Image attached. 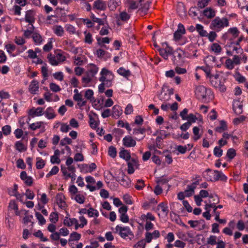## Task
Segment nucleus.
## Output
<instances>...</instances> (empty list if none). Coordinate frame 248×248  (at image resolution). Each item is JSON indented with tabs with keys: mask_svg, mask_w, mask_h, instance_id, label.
I'll return each instance as SVG.
<instances>
[{
	"mask_svg": "<svg viewBox=\"0 0 248 248\" xmlns=\"http://www.w3.org/2000/svg\"><path fill=\"white\" fill-rule=\"evenodd\" d=\"M195 94L198 99L204 103L210 101L214 98L211 90L202 85L196 87Z\"/></svg>",
	"mask_w": 248,
	"mask_h": 248,
	"instance_id": "nucleus-1",
	"label": "nucleus"
},
{
	"mask_svg": "<svg viewBox=\"0 0 248 248\" xmlns=\"http://www.w3.org/2000/svg\"><path fill=\"white\" fill-rule=\"evenodd\" d=\"M186 33V31L184 26L179 23L176 31L173 34V40L177 45L183 46L188 42L187 38L185 36Z\"/></svg>",
	"mask_w": 248,
	"mask_h": 248,
	"instance_id": "nucleus-2",
	"label": "nucleus"
},
{
	"mask_svg": "<svg viewBox=\"0 0 248 248\" xmlns=\"http://www.w3.org/2000/svg\"><path fill=\"white\" fill-rule=\"evenodd\" d=\"M204 178L209 181H217L220 180L226 181L227 180V176L222 172L218 170H212L207 169L203 173Z\"/></svg>",
	"mask_w": 248,
	"mask_h": 248,
	"instance_id": "nucleus-3",
	"label": "nucleus"
},
{
	"mask_svg": "<svg viewBox=\"0 0 248 248\" xmlns=\"http://www.w3.org/2000/svg\"><path fill=\"white\" fill-rule=\"evenodd\" d=\"M229 26V22L227 18L217 16L211 21L209 27L211 30L218 32Z\"/></svg>",
	"mask_w": 248,
	"mask_h": 248,
	"instance_id": "nucleus-4",
	"label": "nucleus"
},
{
	"mask_svg": "<svg viewBox=\"0 0 248 248\" xmlns=\"http://www.w3.org/2000/svg\"><path fill=\"white\" fill-rule=\"evenodd\" d=\"M115 178L123 186L126 188L130 186L131 181L123 171H119Z\"/></svg>",
	"mask_w": 248,
	"mask_h": 248,
	"instance_id": "nucleus-5",
	"label": "nucleus"
},
{
	"mask_svg": "<svg viewBox=\"0 0 248 248\" xmlns=\"http://www.w3.org/2000/svg\"><path fill=\"white\" fill-rule=\"evenodd\" d=\"M154 45L155 47L157 48V50H159L160 55L164 59H168L169 56L170 55V48L169 46V44L167 42L162 43V48H158V46L155 42L154 43Z\"/></svg>",
	"mask_w": 248,
	"mask_h": 248,
	"instance_id": "nucleus-6",
	"label": "nucleus"
},
{
	"mask_svg": "<svg viewBox=\"0 0 248 248\" xmlns=\"http://www.w3.org/2000/svg\"><path fill=\"white\" fill-rule=\"evenodd\" d=\"M160 100L166 102L169 101L170 98V90L169 89V85L164 84L162 88V92L159 95Z\"/></svg>",
	"mask_w": 248,
	"mask_h": 248,
	"instance_id": "nucleus-7",
	"label": "nucleus"
},
{
	"mask_svg": "<svg viewBox=\"0 0 248 248\" xmlns=\"http://www.w3.org/2000/svg\"><path fill=\"white\" fill-rule=\"evenodd\" d=\"M115 229L117 232H119L120 235L123 238H125L128 235H133L132 232L128 227H121L117 225Z\"/></svg>",
	"mask_w": 248,
	"mask_h": 248,
	"instance_id": "nucleus-8",
	"label": "nucleus"
},
{
	"mask_svg": "<svg viewBox=\"0 0 248 248\" xmlns=\"http://www.w3.org/2000/svg\"><path fill=\"white\" fill-rule=\"evenodd\" d=\"M232 60L234 65H237L240 64L241 61L246 63L248 61V57L246 54L242 53L240 55H234Z\"/></svg>",
	"mask_w": 248,
	"mask_h": 248,
	"instance_id": "nucleus-9",
	"label": "nucleus"
},
{
	"mask_svg": "<svg viewBox=\"0 0 248 248\" xmlns=\"http://www.w3.org/2000/svg\"><path fill=\"white\" fill-rule=\"evenodd\" d=\"M198 183V182L197 181L187 186L186 189L184 191L186 197H189L194 194L195 189Z\"/></svg>",
	"mask_w": 248,
	"mask_h": 248,
	"instance_id": "nucleus-10",
	"label": "nucleus"
},
{
	"mask_svg": "<svg viewBox=\"0 0 248 248\" xmlns=\"http://www.w3.org/2000/svg\"><path fill=\"white\" fill-rule=\"evenodd\" d=\"M123 144L126 147H133L136 145V140L131 136H125L123 139Z\"/></svg>",
	"mask_w": 248,
	"mask_h": 248,
	"instance_id": "nucleus-11",
	"label": "nucleus"
},
{
	"mask_svg": "<svg viewBox=\"0 0 248 248\" xmlns=\"http://www.w3.org/2000/svg\"><path fill=\"white\" fill-rule=\"evenodd\" d=\"M232 108L236 114H240L243 112V105L240 100H235L233 102Z\"/></svg>",
	"mask_w": 248,
	"mask_h": 248,
	"instance_id": "nucleus-12",
	"label": "nucleus"
},
{
	"mask_svg": "<svg viewBox=\"0 0 248 248\" xmlns=\"http://www.w3.org/2000/svg\"><path fill=\"white\" fill-rule=\"evenodd\" d=\"M101 77L99 78L100 81H104L106 78H114V76L112 74V73L107 69L105 68H103L102 69V70L100 72Z\"/></svg>",
	"mask_w": 248,
	"mask_h": 248,
	"instance_id": "nucleus-13",
	"label": "nucleus"
},
{
	"mask_svg": "<svg viewBox=\"0 0 248 248\" xmlns=\"http://www.w3.org/2000/svg\"><path fill=\"white\" fill-rule=\"evenodd\" d=\"M64 199L65 197L62 193H58L56 195V200L57 204L61 209H64L66 207V203L64 201Z\"/></svg>",
	"mask_w": 248,
	"mask_h": 248,
	"instance_id": "nucleus-14",
	"label": "nucleus"
},
{
	"mask_svg": "<svg viewBox=\"0 0 248 248\" xmlns=\"http://www.w3.org/2000/svg\"><path fill=\"white\" fill-rule=\"evenodd\" d=\"M93 8L97 10L104 11L107 8V5L105 1L103 0H96L93 2Z\"/></svg>",
	"mask_w": 248,
	"mask_h": 248,
	"instance_id": "nucleus-15",
	"label": "nucleus"
},
{
	"mask_svg": "<svg viewBox=\"0 0 248 248\" xmlns=\"http://www.w3.org/2000/svg\"><path fill=\"white\" fill-rule=\"evenodd\" d=\"M228 55L232 56L234 53L242 54L243 53V50L240 46H230V49L227 50L226 52Z\"/></svg>",
	"mask_w": 248,
	"mask_h": 248,
	"instance_id": "nucleus-16",
	"label": "nucleus"
},
{
	"mask_svg": "<svg viewBox=\"0 0 248 248\" xmlns=\"http://www.w3.org/2000/svg\"><path fill=\"white\" fill-rule=\"evenodd\" d=\"M39 89V82L36 80H33L30 83L29 90L30 92L33 94L37 93Z\"/></svg>",
	"mask_w": 248,
	"mask_h": 248,
	"instance_id": "nucleus-17",
	"label": "nucleus"
},
{
	"mask_svg": "<svg viewBox=\"0 0 248 248\" xmlns=\"http://www.w3.org/2000/svg\"><path fill=\"white\" fill-rule=\"evenodd\" d=\"M186 120H187V122L190 123V124H191L192 123H195L197 120L202 121V119L201 116L198 113H196V115L190 113L187 116V119H186Z\"/></svg>",
	"mask_w": 248,
	"mask_h": 248,
	"instance_id": "nucleus-18",
	"label": "nucleus"
},
{
	"mask_svg": "<svg viewBox=\"0 0 248 248\" xmlns=\"http://www.w3.org/2000/svg\"><path fill=\"white\" fill-rule=\"evenodd\" d=\"M127 172L128 173L131 174L134 172V167L136 166L137 164V161L136 159L132 158L127 161Z\"/></svg>",
	"mask_w": 248,
	"mask_h": 248,
	"instance_id": "nucleus-19",
	"label": "nucleus"
},
{
	"mask_svg": "<svg viewBox=\"0 0 248 248\" xmlns=\"http://www.w3.org/2000/svg\"><path fill=\"white\" fill-rule=\"evenodd\" d=\"M34 13L32 10H29L26 12L25 15V21L29 24L34 22Z\"/></svg>",
	"mask_w": 248,
	"mask_h": 248,
	"instance_id": "nucleus-20",
	"label": "nucleus"
},
{
	"mask_svg": "<svg viewBox=\"0 0 248 248\" xmlns=\"http://www.w3.org/2000/svg\"><path fill=\"white\" fill-rule=\"evenodd\" d=\"M204 62L206 65L213 67L216 64V58L213 56H208L204 59Z\"/></svg>",
	"mask_w": 248,
	"mask_h": 248,
	"instance_id": "nucleus-21",
	"label": "nucleus"
},
{
	"mask_svg": "<svg viewBox=\"0 0 248 248\" xmlns=\"http://www.w3.org/2000/svg\"><path fill=\"white\" fill-rule=\"evenodd\" d=\"M122 109L118 105H115L112 108V117L115 118H118L122 113Z\"/></svg>",
	"mask_w": 248,
	"mask_h": 248,
	"instance_id": "nucleus-22",
	"label": "nucleus"
},
{
	"mask_svg": "<svg viewBox=\"0 0 248 248\" xmlns=\"http://www.w3.org/2000/svg\"><path fill=\"white\" fill-rule=\"evenodd\" d=\"M43 114V108H37L36 109L32 108L30 109L29 115L32 117L40 116Z\"/></svg>",
	"mask_w": 248,
	"mask_h": 248,
	"instance_id": "nucleus-23",
	"label": "nucleus"
},
{
	"mask_svg": "<svg viewBox=\"0 0 248 248\" xmlns=\"http://www.w3.org/2000/svg\"><path fill=\"white\" fill-rule=\"evenodd\" d=\"M216 12L211 8H206L203 11V15L208 18H212L215 16Z\"/></svg>",
	"mask_w": 248,
	"mask_h": 248,
	"instance_id": "nucleus-24",
	"label": "nucleus"
},
{
	"mask_svg": "<svg viewBox=\"0 0 248 248\" xmlns=\"http://www.w3.org/2000/svg\"><path fill=\"white\" fill-rule=\"evenodd\" d=\"M46 117L48 119H52L56 117L54 110L52 107H48L45 112Z\"/></svg>",
	"mask_w": 248,
	"mask_h": 248,
	"instance_id": "nucleus-25",
	"label": "nucleus"
},
{
	"mask_svg": "<svg viewBox=\"0 0 248 248\" xmlns=\"http://www.w3.org/2000/svg\"><path fill=\"white\" fill-rule=\"evenodd\" d=\"M196 30L201 36L205 37L208 35V32L204 29L203 26L201 24H197L196 25Z\"/></svg>",
	"mask_w": 248,
	"mask_h": 248,
	"instance_id": "nucleus-26",
	"label": "nucleus"
},
{
	"mask_svg": "<svg viewBox=\"0 0 248 248\" xmlns=\"http://www.w3.org/2000/svg\"><path fill=\"white\" fill-rule=\"evenodd\" d=\"M98 68L93 64H90L88 68V74L92 77H93L98 72Z\"/></svg>",
	"mask_w": 248,
	"mask_h": 248,
	"instance_id": "nucleus-27",
	"label": "nucleus"
},
{
	"mask_svg": "<svg viewBox=\"0 0 248 248\" xmlns=\"http://www.w3.org/2000/svg\"><path fill=\"white\" fill-rule=\"evenodd\" d=\"M92 78L90 75L84 76L82 78V82L83 83V86L84 87L91 86L90 83L92 81Z\"/></svg>",
	"mask_w": 248,
	"mask_h": 248,
	"instance_id": "nucleus-28",
	"label": "nucleus"
},
{
	"mask_svg": "<svg viewBox=\"0 0 248 248\" xmlns=\"http://www.w3.org/2000/svg\"><path fill=\"white\" fill-rule=\"evenodd\" d=\"M119 156L121 158L128 161L130 159L131 156L130 153L126 150L123 149L119 153Z\"/></svg>",
	"mask_w": 248,
	"mask_h": 248,
	"instance_id": "nucleus-29",
	"label": "nucleus"
},
{
	"mask_svg": "<svg viewBox=\"0 0 248 248\" xmlns=\"http://www.w3.org/2000/svg\"><path fill=\"white\" fill-rule=\"evenodd\" d=\"M93 92L92 90L88 89L85 93V97L92 102H95V99L93 97Z\"/></svg>",
	"mask_w": 248,
	"mask_h": 248,
	"instance_id": "nucleus-30",
	"label": "nucleus"
},
{
	"mask_svg": "<svg viewBox=\"0 0 248 248\" xmlns=\"http://www.w3.org/2000/svg\"><path fill=\"white\" fill-rule=\"evenodd\" d=\"M193 133L194 134L193 140L197 141L200 139L202 136V133L200 134V129L198 127L194 126L193 128Z\"/></svg>",
	"mask_w": 248,
	"mask_h": 248,
	"instance_id": "nucleus-31",
	"label": "nucleus"
},
{
	"mask_svg": "<svg viewBox=\"0 0 248 248\" xmlns=\"http://www.w3.org/2000/svg\"><path fill=\"white\" fill-rule=\"evenodd\" d=\"M170 180V179L169 178H167L166 176H162L160 177L156 178L155 181L159 185H163L167 184L169 182Z\"/></svg>",
	"mask_w": 248,
	"mask_h": 248,
	"instance_id": "nucleus-32",
	"label": "nucleus"
},
{
	"mask_svg": "<svg viewBox=\"0 0 248 248\" xmlns=\"http://www.w3.org/2000/svg\"><path fill=\"white\" fill-rule=\"evenodd\" d=\"M15 148L19 152H22L25 151L27 150V148L23 144V143L20 141H17L15 143Z\"/></svg>",
	"mask_w": 248,
	"mask_h": 248,
	"instance_id": "nucleus-33",
	"label": "nucleus"
},
{
	"mask_svg": "<svg viewBox=\"0 0 248 248\" xmlns=\"http://www.w3.org/2000/svg\"><path fill=\"white\" fill-rule=\"evenodd\" d=\"M31 37L32 38L34 42L37 45L40 44L43 41L41 36L36 32L33 33Z\"/></svg>",
	"mask_w": 248,
	"mask_h": 248,
	"instance_id": "nucleus-34",
	"label": "nucleus"
},
{
	"mask_svg": "<svg viewBox=\"0 0 248 248\" xmlns=\"http://www.w3.org/2000/svg\"><path fill=\"white\" fill-rule=\"evenodd\" d=\"M47 58L48 60L49 63L53 66L58 65L59 62L57 61L56 57L53 55L52 54H49L47 55Z\"/></svg>",
	"mask_w": 248,
	"mask_h": 248,
	"instance_id": "nucleus-35",
	"label": "nucleus"
},
{
	"mask_svg": "<svg viewBox=\"0 0 248 248\" xmlns=\"http://www.w3.org/2000/svg\"><path fill=\"white\" fill-rule=\"evenodd\" d=\"M76 223L77 219L75 218H70L66 217L63 220L64 225L68 227L71 226L74 223Z\"/></svg>",
	"mask_w": 248,
	"mask_h": 248,
	"instance_id": "nucleus-36",
	"label": "nucleus"
},
{
	"mask_svg": "<svg viewBox=\"0 0 248 248\" xmlns=\"http://www.w3.org/2000/svg\"><path fill=\"white\" fill-rule=\"evenodd\" d=\"M118 73L124 77H127L130 75V72L129 70H126L124 67H120L117 70Z\"/></svg>",
	"mask_w": 248,
	"mask_h": 248,
	"instance_id": "nucleus-37",
	"label": "nucleus"
},
{
	"mask_svg": "<svg viewBox=\"0 0 248 248\" xmlns=\"http://www.w3.org/2000/svg\"><path fill=\"white\" fill-rule=\"evenodd\" d=\"M211 80V83L213 86L216 87H217L219 85V83H217V81H215V80H217L219 78V75L217 74L215 75H210V76L209 77Z\"/></svg>",
	"mask_w": 248,
	"mask_h": 248,
	"instance_id": "nucleus-38",
	"label": "nucleus"
},
{
	"mask_svg": "<svg viewBox=\"0 0 248 248\" xmlns=\"http://www.w3.org/2000/svg\"><path fill=\"white\" fill-rule=\"evenodd\" d=\"M54 33L58 36H62L64 33L63 28L60 25L56 26L54 28Z\"/></svg>",
	"mask_w": 248,
	"mask_h": 248,
	"instance_id": "nucleus-39",
	"label": "nucleus"
},
{
	"mask_svg": "<svg viewBox=\"0 0 248 248\" xmlns=\"http://www.w3.org/2000/svg\"><path fill=\"white\" fill-rule=\"evenodd\" d=\"M158 210L160 212L162 213L164 215H167L168 212L167 207L163 203H161L158 205Z\"/></svg>",
	"mask_w": 248,
	"mask_h": 248,
	"instance_id": "nucleus-40",
	"label": "nucleus"
},
{
	"mask_svg": "<svg viewBox=\"0 0 248 248\" xmlns=\"http://www.w3.org/2000/svg\"><path fill=\"white\" fill-rule=\"evenodd\" d=\"M1 132L4 136H8L11 133V127L9 125H5L2 127Z\"/></svg>",
	"mask_w": 248,
	"mask_h": 248,
	"instance_id": "nucleus-41",
	"label": "nucleus"
},
{
	"mask_svg": "<svg viewBox=\"0 0 248 248\" xmlns=\"http://www.w3.org/2000/svg\"><path fill=\"white\" fill-rule=\"evenodd\" d=\"M87 214L90 217L95 216L98 217L99 216V212L96 209L91 207L87 211Z\"/></svg>",
	"mask_w": 248,
	"mask_h": 248,
	"instance_id": "nucleus-42",
	"label": "nucleus"
},
{
	"mask_svg": "<svg viewBox=\"0 0 248 248\" xmlns=\"http://www.w3.org/2000/svg\"><path fill=\"white\" fill-rule=\"evenodd\" d=\"M227 129V126L225 121H221L220 122V126L216 127V131L221 133L223 131H224Z\"/></svg>",
	"mask_w": 248,
	"mask_h": 248,
	"instance_id": "nucleus-43",
	"label": "nucleus"
},
{
	"mask_svg": "<svg viewBox=\"0 0 248 248\" xmlns=\"http://www.w3.org/2000/svg\"><path fill=\"white\" fill-rule=\"evenodd\" d=\"M35 216L38 219L40 225H43L46 223V219L40 213L36 212L35 214Z\"/></svg>",
	"mask_w": 248,
	"mask_h": 248,
	"instance_id": "nucleus-44",
	"label": "nucleus"
},
{
	"mask_svg": "<svg viewBox=\"0 0 248 248\" xmlns=\"http://www.w3.org/2000/svg\"><path fill=\"white\" fill-rule=\"evenodd\" d=\"M70 238L69 239V242L74 240L78 241L81 238V234L77 232H73L70 234Z\"/></svg>",
	"mask_w": 248,
	"mask_h": 248,
	"instance_id": "nucleus-45",
	"label": "nucleus"
},
{
	"mask_svg": "<svg viewBox=\"0 0 248 248\" xmlns=\"http://www.w3.org/2000/svg\"><path fill=\"white\" fill-rule=\"evenodd\" d=\"M211 50L217 54H219L221 50V47L217 43H214L211 46Z\"/></svg>",
	"mask_w": 248,
	"mask_h": 248,
	"instance_id": "nucleus-46",
	"label": "nucleus"
},
{
	"mask_svg": "<svg viewBox=\"0 0 248 248\" xmlns=\"http://www.w3.org/2000/svg\"><path fill=\"white\" fill-rule=\"evenodd\" d=\"M202 198H205L207 197H209L210 198H214V196L212 194H209V192L205 190H201L199 194Z\"/></svg>",
	"mask_w": 248,
	"mask_h": 248,
	"instance_id": "nucleus-47",
	"label": "nucleus"
},
{
	"mask_svg": "<svg viewBox=\"0 0 248 248\" xmlns=\"http://www.w3.org/2000/svg\"><path fill=\"white\" fill-rule=\"evenodd\" d=\"M108 154L110 157L112 158L115 157L117 155V151L116 148L112 146H110L108 149Z\"/></svg>",
	"mask_w": 248,
	"mask_h": 248,
	"instance_id": "nucleus-48",
	"label": "nucleus"
},
{
	"mask_svg": "<svg viewBox=\"0 0 248 248\" xmlns=\"http://www.w3.org/2000/svg\"><path fill=\"white\" fill-rule=\"evenodd\" d=\"M33 235L35 237L40 238L41 240L43 242H46L48 240L46 237H44L43 234L40 230H38L37 232L34 233Z\"/></svg>",
	"mask_w": 248,
	"mask_h": 248,
	"instance_id": "nucleus-49",
	"label": "nucleus"
},
{
	"mask_svg": "<svg viewBox=\"0 0 248 248\" xmlns=\"http://www.w3.org/2000/svg\"><path fill=\"white\" fill-rule=\"evenodd\" d=\"M199 68L203 70L205 73L207 77L209 78V76H210L212 67L206 65L205 66H203L199 67Z\"/></svg>",
	"mask_w": 248,
	"mask_h": 248,
	"instance_id": "nucleus-50",
	"label": "nucleus"
},
{
	"mask_svg": "<svg viewBox=\"0 0 248 248\" xmlns=\"http://www.w3.org/2000/svg\"><path fill=\"white\" fill-rule=\"evenodd\" d=\"M171 78H173V81L177 84L178 85L181 82V78L178 76H175V72L171 70Z\"/></svg>",
	"mask_w": 248,
	"mask_h": 248,
	"instance_id": "nucleus-51",
	"label": "nucleus"
},
{
	"mask_svg": "<svg viewBox=\"0 0 248 248\" xmlns=\"http://www.w3.org/2000/svg\"><path fill=\"white\" fill-rule=\"evenodd\" d=\"M41 72L45 80H46L48 77V70L47 68V64L46 63H44L41 68Z\"/></svg>",
	"mask_w": 248,
	"mask_h": 248,
	"instance_id": "nucleus-52",
	"label": "nucleus"
},
{
	"mask_svg": "<svg viewBox=\"0 0 248 248\" xmlns=\"http://www.w3.org/2000/svg\"><path fill=\"white\" fill-rule=\"evenodd\" d=\"M145 186L144 182L141 179H139L137 181V184L135 186V187L137 190H141Z\"/></svg>",
	"mask_w": 248,
	"mask_h": 248,
	"instance_id": "nucleus-53",
	"label": "nucleus"
},
{
	"mask_svg": "<svg viewBox=\"0 0 248 248\" xmlns=\"http://www.w3.org/2000/svg\"><path fill=\"white\" fill-rule=\"evenodd\" d=\"M225 66L228 69L232 70L234 67V64L233 63L232 60L231 59H228L226 60Z\"/></svg>",
	"mask_w": 248,
	"mask_h": 248,
	"instance_id": "nucleus-54",
	"label": "nucleus"
},
{
	"mask_svg": "<svg viewBox=\"0 0 248 248\" xmlns=\"http://www.w3.org/2000/svg\"><path fill=\"white\" fill-rule=\"evenodd\" d=\"M36 160H37V162L36 163V168L37 169H42L45 165V161L40 157H37L36 158Z\"/></svg>",
	"mask_w": 248,
	"mask_h": 248,
	"instance_id": "nucleus-55",
	"label": "nucleus"
},
{
	"mask_svg": "<svg viewBox=\"0 0 248 248\" xmlns=\"http://www.w3.org/2000/svg\"><path fill=\"white\" fill-rule=\"evenodd\" d=\"M145 129L144 128H139V129H134L133 131V134L134 135H138L139 134H141L142 135V137L141 138V139H143L145 137Z\"/></svg>",
	"mask_w": 248,
	"mask_h": 248,
	"instance_id": "nucleus-56",
	"label": "nucleus"
},
{
	"mask_svg": "<svg viewBox=\"0 0 248 248\" xmlns=\"http://www.w3.org/2000/svg\"><path fill=\"white\" fill-rule=\"evenodd\" d=\"M223 150L221 149V147L219 146H216L214 149V154L217 157H220L222 155Z\"/></svg>",
	"mask_w": 248,
	"mask_h": 248,
	"instance_id": "nucleus-57",
	"label": "nucleus"
},
{
	"mask_svg": "<svg viewBox=\"0 0 248 248\" xmlns=\"http://www.w3.org/2000/svg\"><path fill=\"white\" fill-rule=\"evenodd\" d=\"M127 3L129 5V9L134 10L138 7V4L133 0H126Z\"/></svg>",
	"mask_w": 248,
	"mask_h": 248,
	"instance_id": "nucleus-58",
	"label": "nucleus"
},
{
	"mask_svg": "<svg viewBox=\"0 0 248 248\" xmlns=\"http://www.w3.org/2000/svg\"><path fill=\"white\" fill-rule=\"evenodd\" d=\"M75 201L79 204H83L84 202L85 198L81 194H77L75 197Z\"/></svg>",
	"mask_w": 248,
	"mask_h": 248,
	"instance_id": "nucleus-59",
	"label": "nucleus"
},
{
	"mask_svg": "<svg viewBox=\"0 0 248 248\" xmlns=\"http://www.w3.org/2000/svg\"><path fill=\"white\" fill-rule=\"evenodd\" d=\"M58 215L56 212L51 213L49 216L50 221L53 223H55L58 221Z\"/></svg>",
	"mask_w": 248,
	"mask_h": 248,
	"instance_id": "nucleus-60",
	"label": "nucleus"
},
{
	"mask_svg": "<svg viewBox=\"0 0 248 248\" xmlns=\"http://www.w3.org/2000/svg\"><path fill=\"white\" fill-rule=\"evenodd\" d=\"M18 185L16 184L14 185V188L12 189H8V194L11 196H15L17 193Z\"/></svg>",
	"mask_w": 248,
	"mask_h": 248,
	"instance_id": "nucleus-61",
	"label": "nucleus"
},
{
	"mask_svg": "<svg viewBox=\"0 0 248 248\" xmlns=\"http://www.w3.org/2000/svg\"><path fill=\"white\" fill-rule=\"evenodd\" d=\"M236 155L235 150L233 148L229 149L227 152V156L230 159H232Z\"/></svg>",
	"mask_w": 248,
	"mask_h": 248,
	"instance_id": "nucleus-62",
	"label": "nucleus"
},
{
	"mask_svg": "<svg viewBox=\"0 0 248 248\" xmlns=\"http://www.w3.org/2000/svg\"><path fill=\"white\" fill-rule=\"evenodd\" d=\"M50 90L54 92H58L61 91V88L55 83H51L49 85Z\"/></svg>",
	"mask_w": 248,
	"mask_h": 248,
	"instance_id": "nucleus-63",
	"label": "nucleus"
},
{
	"mask_svg": "<svg viewBox=\"0 0 248 248\" xmlns=\"http://www.w3.org/2000/svg\"><path fill=\"white\" fill-rule=\"evenodd\" d=\"M217 36V34L214 31H211L209 32V33H208V35H207L206 37H207L209 40L211 42H213L215 39L216 38Z\"/></svg>",
	"mask_w": 248,
	"mask_h": 248,
	"instance_id": "nucleus-64",
	"label": "nucleus"
}]
</instances>
